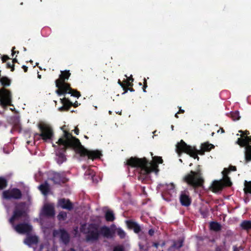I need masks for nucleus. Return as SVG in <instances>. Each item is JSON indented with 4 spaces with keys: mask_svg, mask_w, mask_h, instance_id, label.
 <instances>
[{
    "mask_svg": "<svg viewBox=\"0 0 251 251\" xmlns=\"http://www.w3.org/2000/svg\"><path fill=\"white\" fill-rule=\"evenodd\" d=\"M239 132L243 134V135H241V137H245V135H246V136H248V135L250 134V132L248 130H246L245 131H243L242 130H240L239 131Z\"/></svg>",
    "mask_w": 251,
    "mask_h": 251,
    "instance_id": "37998d69",
    "label": "nucleus"
},
{
    "mask_svg": "<svg viewBox=\"0 0 251 251\" xmlns=\"http://www.w3.org/2000/svg\"><path fill=\"white\" fill-rule=\"evenodd\" d=\"M229 173L228 170L226 168H225L222 174L223 175V184L224 186H230L232 183L230 181V178L227 175Z\"/></svg>",
    "mask_w": 251,
    "mask_h": 251,
    "instance_id": "4be33fe9",
    "label": "nucleus"
},
{
    "mask_svg": "<svg viewBox=\"0 0 251 251\" xmlns=\"http://www.w3.org/2000/svg\"><path fill=\"white\" fill-rule=\"evenodd\" d=\"M38 127L40 133H35V136H40L44 142H47L52 140L54 136V132L52 128L49 125L44 123L38 124Z\"/></svg>",
    "mask_w": 251,
    "mask_h": 251,
    "instance_id": "39448f33",
    "label": "nucleus"
},
{
    "mask_svg": "<svg viewBox=\"0 0 251 251\" xmlns=\"http://www.w3.org/2000/svg\"><path fill=\"white\" fill-rule=\"evenodd\" d=\"M124 91V92L123 93V94H125L128 91V87H127L126 85H125L123 87H122Z\"/></svg>",
    "mask_w": 251,
    "mask_h": 251,
    "instance_id": "8fccbe9b",
    "label": "nucleus"
},
{
    "mask_svg": "<svg viewBox=\"0 0 251 251\" xmlns=\"http://www.w3.org/2000/svg\"><path fill=\"white\" fill-rule=\"evenodd\" d=\"M63 132V137L56 142L58 146H63L60 147L56 152V155L58 156L57 162L59 165L66 160L65 152L67 149H71L77 152V145L79 144V140L73 136L72 133L66 130H64Z\"/></svg>",
    "mask_w": 251,
    "mask_h": 251,
    "instance_id": "f03ea898",
    "label": "nucleus"
},
{
    "mask_svg": "<svg viewBox=\"0 0 251 251\" xmlns=\"http://www.w3.org/2000/svg\"><path fill=\"white\" fill-rule=\"evenodd\" d=\"M244 248L240 246V247H238L236 246H233V251H240V250H243Z\"/></svg>",
    "mask_w": 251,
    "mask_h": 251,
    "instance_id": "c03bdc74",
    "label": "nucleus"
},
{
    "mask_svg": "<svg viewBox=\"0 0 251 251\" xmlns=\"http://www.w3.org/2000/svg\"><path fill=\"white\" fill-rule=\"evenodd\" d=\"M210 229L215 231L221 230L222 226L221 224L217 222H211L209 224Z\"/></svg>",
    "mask_w": 251,
    "mask_h": 251,
    "instance_id": "bb28decb",
    "label": "nucleus"
},
{
    "mask_svg": "<svg viewBox=\"0 0 251 251\" xmlns=\"http://www.w3.org/2000/svg\"><path fill=\"white\" fill-rule=\"evenodd\" d=\"M180 203L182 205L184 206H189L191 203V199L186 192H182L179 197Z\"/></svg>",
    "mask_w": 251,
    "mask_h": 251,
    "instance_id": "f3484780",
    "label": "nucleus"
},
{
    "mask_svg": "<svg viewBox=\"0 0 251 251\" xmlns=\"http://www.w3.org/2000/svg\"><path fill=\"white\" fill-rule=\"evenodd\" d=\"M14 210L26 214L25 203L24 202L18 203L15 205Z\"/></svg>",
    "mask_w": 251,
    "mask_h": 251,
    "instance_id": "cd10ccee",
    "label": "nucleus"
},
{
    "mask_svg": "<svg viewBox=\"0 0 251 251\" xmlns=\"http://www.w3.org/2000/svg\"><path fill=\"white\" fill-rule=\"evenodd\" d=\"M68 93L77 98H79L81 96L80 93L79 91L73 89H71L70 92H68Z\"/></svg>",
    "mask_w": 251,
    "mask_h": 251,
    "instance_id": "e433bc0d",
    "label": "nucleus"
},
{
    "mask_svg": "<svg viewBox=\"0 0 251 251\" xmlns=\"http://www.w3.org/2000/svg\"><path fill=\"white\" fill-rule=\"evenodd\" d=\"M59 220H65L67 218V213L64 211H61L57 216Z\"/></svg>",
    "mask_w": 251,
    "mask_h": 251,
    "instance_id": "58836bf2",
    "label": "nucleus"
},
{
    "mask_svg": "<svg viewBox=\"0 0 251 251\" xmlns=\"http://www.w3.org/2000/svg\"><path fill=\"white\" fill-rule=\"evenodd\" d=\"M100 235L101 234L103 237L107 239L113 238L115 235V231L105 226L100 227Z\"/></svg>",
    "mask_w": 251,
    "mask_h": 251,
    "instance_id": "4468645a",
    "label": "nucleus"
},
{
    "mask_svg": "<svg viewBox=\"0 0 251 251\" xmlns=\"http://www.w3.org/2000/svg\"><path fill=\"white\" fill-rule=\"evenodd\" d=\"M126 80H128L130 82H133L134 80V79L132 78V75H131L129 77L127 78Z\"/></svg>",
    "mask_w": 251,
    "mask_h": 251,
    "instance_id": "052dcab7",
    "label": "nucleus"
},
{
    "mask_svg": "<svg viewBox=\"0 0 251 251\" xmlns=\"http://www.w3.org/2000/svg\"><path fill=\"white\" fill-rule=\"evenodd\" d=\"M116 231L117 235L120 237L121 239H124L126 237V232L121 228H117Z\"/></svg>",
    "mask_w": 251,
    "mask_h": 251,
    "instance_id": "f704fd0d",
    "label": "nucleus"
},
{
    "mask_svg": "<svg viewBox=\"0 0 251 251\" xmlns=\"http://www.w3.org/2000/svg\"><path fill=\"white\" fill-rule=\"evenodd\" d=\"M127 227L130 229L133 230L135 233H139L141 231L140 226L135 222L132 220L126 221Z\"/></svg>",
    "mask_w": 251,
    "mask_h": 251,
    "instance_id": "a211bd4d",
    "label": "nucleus"
},
{
    "mask_svg": "<svg viewBox=\"0 0 251 251\" xmlns=\"http://www.w3.org/2000/svg\"><path fill=\"white\" fill-rule=\"evenodd\" d=\"M124 82H125V84L126 86H127V87H132L133 85L132 82L129 81L128 80H124Z\"/></svg>",
    "mask_w": 251,
    "mask_h": 251,
    "instance_id": "79ce46f5",
    "label": "nucleus"
},
{
    "mask_svg": "<svg viewBox=\"0 0 251 251\" xmlns=\"http://www.w3.org/2000/svg\"><path fill=\"white\" fill-rule=\"evenodd\" d=\"M215 251H222V250L220 247L218 246L216 248Z\"/></svg>",
    "mask_w": 251,
    "mask_h": 251,
    "instance_id": "0e129e2a",
    "label": "nucleus"
},
{
    "mask_svg": "<svg viewBox=\"0 0 251 251\" xmlns=\"http://www.w3.org/2000/svg\"><path fill=\"white\" fill-rule=\"evenodd\" d=\"M22 68L24 69V71L25 73L27 72L28 70V67L25 65H23L22 66Z\"/></svg>",
    "mask_w": 251,
    "mask_h": 251,
    "instance_id": "bf43d9fd",
    "label": "nucleus"
},
{
    "mask_svg": "<svg viewBox=\"0 0 251 251\" xmlns=\"http://www.w3.org/2000/svg\"><path fill=\"white\" fill-rule=\"evenodd\" d=\"M214 148L215 146L213 144L208 142H205L201 144V149L198 150L195 147L187 145L183 140H181L180 142L176 145V151L178 154L184 152L194 159L199 160V157L198 154L203 155L205 152H209Z\"/></svg>",
    "mask_w": 251,
    "mask_h": 251,
    "instance_id": "7ed1b4c3",
    "label": "nucleus"
},
{
    "mask_svg": "<svg viewBox=\"0 0 251 251\" xmlns=\"http://www.w3.org/2000/svg\"><path fill=\"white\" fill-rule=\"evenodd\" d=\"M11 62L12 64H14L15 63L18 62V60L16 58H15L12 60Z\"/></svg>",
    "mask_w": 251,
    "mask_h": 251,
    "instance_id": "774afa93",
    "label": "nucleus"
},
{
    "mask_svg": "<svg viewBox=\"0 0 251 251\" xmlns=\"http://www.w3.org/2000/svg\"><path fill=\"white\" fill-rule=\"evenodd\" d=\"M244 191L245 194H251V181L245 180Z\"/></svg>",
    "mask_w": 251,
    "mask_h": 251,
    "instance_id": "2f4dec72",
    "label": "nucleus"
},
{
    "mask_svg": "<svg viewBox=\"0 0 251 251\" xmlns=\"http://www.w3.org/2000/svg\"><path fill=\"white\" fill-rule=\"evenodd\" d=\"M0 82L3 86H9L11 84V80L6 76H2L0 79Z\"/></svg>",
    "mask_w": 251,
    "mask_h": 251,
    "instance_id": "473e14b6",
    "label": "nucleus"
},
{
    "mask_svg": "<svg viewBox=\"0 0 251 251\" xmlns=\"http://www.w3.org/2000/svg\"><path fill=\"white\" fill-rule=\"evenodd\" d=\"M38 242V238L36 236H29L25 240V243L28 246L36 244Z\"/></svg>",
    "mask_w": 251,
    "mask_h": 251,
    "instance_id": "b1692460",
    "label": "nucleus"
},
{
    "mask_svg": "<svg viewBox=\"0 0 251 251\" xmlns=\"http://www.w3.org/2000/svg\"><path fill=\"white\" fill-rule=\"evenodd\" d=\"M80 104H79L77 102V101H76L74 103H73L72 102V106H74L75 107H76L78 106V105H79Z\"/></svg>",
    "mask_w": 251,
    "mask_h": 251,
    "instance_id": "4d7b16f0",
    "label": "nucleus"
},
{
    "mask_svg": "<svg viewBox=\"0 0 251 251\" xmlns=\"http://www.w3.org/2000/svg\"><path fill=\"white\" fill-rule=\"evenodd\" d=\"M224 187L223 184L221 181L215 180L213 182L210 189L214 193L221 191Z\"/></svg>",
    "mask_w": 251,
    "mask_h": 251,
    "instance_id": "aec40b11",
    "label": "nucleus"
},
{
    "mask_svg": "<svg viewBox=\"0 0 251 251\" xmlns=\"http://www.w3.org/2000/svg\"><path fill=\"white\" fill-rule=\"evenodd\" d=\"M58 234H60V239L64 244L66 245L69 243L70 241V236L65 229L62 228L60 229L59 230H55L53 231V235L54 236H56Z\"/></svg>",
    "mask_w": 251,
    "mask_h": 251,
    "instance_id": "f8f14e48",
    "label": "nucleus"
},
{
    "mask_svg": "<svg viewBox=\"0 0 251 251\" xmlns=\"http://www.w3.org/2000/svg\"><path fill=\"white\" fill-rule=\"evenodd\" d=\"M118 83L121 86V87H123L125 85V82L124 81L121 82L120 79L118 80Z\"/></svg>",
    "mask_w": 251,
    "mask_h": 251,
    "instance_id": "6e6d98bb",
    "label": "nucleus"
},
{
    "mask_svg": "<svg viewBox=\"0 0 251 251\" xmlns=\"http://www.w3.org/2000/svg\"><path fill=\"white\" fill-rule=\"evenodd\" d=\"M236 144L239 145L241 147H245L246 148L248 145L246 136L244 138L243 137L238 138Z\"/></svg>",
    "mask_w": 251,
    "mask_h": 251,
    "instance_id": "7c9ffc66",
    "label": "nucleus"
},
{
    "mask_svg": "<svg viewBox=\"0 0 251 251\" xmlns=\"http://www.w3.org/2000/svg\"><path fill=\"white\" fill-rule=\"evenodd\" d=\"M113 251H124V249L122 247L117 246L113 249Z\"/></svg>",
    "mask_w": 251,
    "mask_h": 251,
    "instance_id": "de8ad7c7",
    "label": "nucleus"
},
{
    "mask_svg": "<svg viewBox=\"0 0 251 251\" xmlns=\"http://www.w3.org/2000/svg\"><path fill=\"white\" fill-rule=\"evenodd\" d=\"M231 118L233 121H236L239 120L240 117L239 115V112L238 111H235L231 112L230 113Z\"/></svg>",
    "mask_w": 251,
    "mask_h": 251,
    "instance_id": "c9c22d12",
    "label": "nucleus"
},
{
    "mask_svg": "<svg viewBox=\"0 0 251 251\" xmlns=\"http://www.w3.org/2000/svg\"><path fill=\"white\" fill-rule=\"evenodd\" d=\"M50 179L52 180L54 183L59 184L61 183H65L67 181V179L65 177V175L63 172L58 173L54 171L50 172Z\"/></svg>",
    "mask_w": 251,
    "mask_h": 251,
    "instance_id": "9d476101",
    "label": "nucleus"
},
{
    "mask_svg": "<svg viewBox=\"0 0 251 251\" xmlns=\"http://www.w3.org/2000/svg\"><path fill=\"white\" fill-rule=\"evenodd\" d=\"M240 227L242 229L249 230L251 229V221L244 220L240 224Z\"/></svg>",
    "mask_w": 251,
    "mask_h": 251,
    "instance_id": "c85d7f7f",
    "label": "nucleus"
},
{
    "mask_svg": "<svg viewBox=\"0 0 251 251\" xmlns=\"http://www.w3.org/2000/svg\"><path fill=\"white\" fill-rule=\"evenodd\" d=\"M246 139L248 141V145H250V143H251V136H246Z\"/></svg>",
    "mask_w": 251,
    "mask_h": 251,
    "instance_id": "5fc2aeb1",
    "label": "nucleus"
},
{
    "mask_svg": "<svg viewBox=\"0 0 251 251\" xmlns=\"http://www.w3.org/2000/svg\"><path fill=\"white\" fill-rule=\"evenodd\" d=\"M0 95L2 98L0 99V105L5 109L7 105H10L11 103V94L9 90L1 88L0 90Z\"/></svg>",
    "mask_w": 251,
    "mask_h": 251,
    "instance_id": "1a4fd4ad",
    "label": "nucleus"
},
{
    "mask_svg": "<svg viewBox=\"0 0 251 251\" xmlns=\"http://www.w3.org/2000/svg\"><path fill=\"white\" fill-rule=\"evenodd\" d=\"M14 64H12V62H8L6 63V68L8 69H11V71L13 72L14 71Z\"/></svg>",
    "mask_w": 251,
    "mask_h": 251,
    "instance_id": "ea45409f",
    "label": "nucleus"
},
{
    "mask_svg": "<svg viewBox=\"0 0 251 251\" xmlns=\"http://www.w3.org/2000/svg\"><path fill=\"white\" fill-rule=\"evenodd\" d=\"M59 78L55 80V86L58 87L59 84L67 81L71 76V73L69 70L61 71Z\"/></svg>",
    "mask_w": 251,
    "mask_h": 251,
    "instance_id": "dca6fc26",
    "label": "nucleus"
},
{
    "mask_svg": "<svg viewBox=\"0 0 251 251\" xmlns=\"http://www.w3.org/2000/svg\"><path fill=\"white\" fill-rule=\"evenodd\" d=\"M38 188L45 196L48 194L50 190L49 184L47 182L40 185Z\"/></svg>",
    "mask_w": 251,
    "mask_h": 251,
    "instance_id": "393cba45",
    "label": "nucleus"
},
{
    "mask_svg": "<svg viewBox=\"0 0 251 251\" xmlns=\"http://www.w3.org/2000/svg\"><path fill=\"white\" fill-rule=\"evenodd\" d=\"M85 173L86 174L91 175L92 176H94L93 172L92 171H91V170H88V171H86Z\"/></svg>",
    "mask_w": 251,
    "mask_h": 251,
    "instance_id": "603ef678",
    "label": "nucleus"
},
{
    "mask_svg": "<svg viewBox=\"0 0 251 251\" xmlns=\"http://www.w3.org/2000/svg\"><path fill=\"white\" fill-rule=\"evenodd\" d=\"M2 197L7 200H20L22 197V193L19 189L14 188L4 191L2 192Z\"/></svg>",
    "mask_w": 251,
    "mask_h": 251,
    "instance_id": "6e6552de",
    "label": "nucleus"
},
{
    "mask_svg": "<svg viewBox=\"0 0 251 251\" xmlns=\"http://www.w3.org/2000/svg\"><path fill=\"white\" fill-rule=\"evenodd\" d=\"M159 244L158 243H153V246L155 247L156 248H157L159 246Z\"/></svg>",
    "mask_w": 251,
    "mask_h": 251,
    "instance_id": "680f3d73",
    "label": "nucleus"
},
{
    "mask_svg": "<svg viewBox=\"0 0 251 251\" xmlns=\"http://www.w3.org/2000/svg\"><path fill=\"white\" fill-rule=\"evenodd\" d=\"M179 111H178V112H177L178 113H184V110H183V109H182L181 108V107H180L179 108Z\"/></svg>",
    "mask_w": 251,
    "mask_h": 251,
    "instance_id": "e2e57ef3",
    "label": "nucleus"
},
{
    "mask_svg": "<svg viewBox=\"0 0 251 251\" xmlns=\"http://www.w3.org/2000/svg\"><path fill=\"white\" fill-rule=\"evenodd\" d=\"M7 186V180L3 177H0V190H2Z\"/></svg>",
    "mask_w": 251,
    "mask_h": 251,
    "instance_id": "72a5a7b5",
    "label": "nucleus"
},
{
    "mask_svg": "<svg viewBox=\"0 0 251 251\" xmlns=\"http://www.w3.org/2000/svg\"><path fill=\"white\" fill-rule=\"evenodd\" d=\"M15 49V47L12 48V56H14V54L16 52V51H14Z\"/></svg>",
    "mask_w": 251,
    "mask_h": 251,
    "instance_id": "69168bd1",
    "label": "nucleus"
},
{
    "mask_svg": "<svg viewBox=\"0 0 251 251\" xmlns=\"http://www.w3.org/2000/svg\"><path fill=\"white\" fill-rule=\"evenodd\" d=\"M58 206L61 207L63 209L71 210L73 208V204L69 199L65 198H61L58 200L57 202Z\"/></svg>",
    "mask_w": 251,
    "mask_h": 251,
    "instance_id": "2eb2a0df",
    "label": "nucleus"
},
{
    "mask_svg": "<svg viewBox=\"0 0 251 251\" xmlns=\"http://www.w3.org/2000/svg\"><path fill=\"white\" fill-rule=\"evenodd\" d=\"M105 218L107 222L114 221L115 217L113 212L111 210H107L105 213Z\"/></svg>",
    "mask_w": 251,
    "mask_h": 251,
    "instance_id": "a878e982",
    "label": "nucleus"
},
{
    "mask_svg": "<svg viewBox=\"0 0 251 251\" xmlns=\"http://www.w3.org/2000/svg\"><path fill=\"white\" fill-rule=\"evenodd\" d=\"M151 154L153 156L152 152ZM152 157V161L149 162L146 157L140 158L131 157L125 162V165L128 171L130 167L136 168L138 171V179L143 180L151 172L157 174L159 171L158 164H161L163 162L160 156H155Z\"/></svg>",
    "mask_w": 251,
    "mask_h": 251,
    "instance_id": "f257e3e1",
    "label": "nucleus"
},
{
    "mask_svg": "<svg viewBox=\"0 0 251 251\" xmlns=\"http://www.w3.org/2000/svg\"><path fill=\"white\" fill-rule=\"evenodd\" d=\"M143 83H144V85H143V91L144 92H146V89L148 87V85H147V80L145 78L144 79Z\"/></svg>",
    "mask_w": 251,
    "mask_h": 251,
    "instance_id": "49530a36",
    "label": "nucleus"
},
{
    "mask_svg": "<svg viewBox=\"0 0 251 251\" xmlns=\"http://www.w3.org/2000/svg\"><path fill=\"white\" fill-rule=\"evenodd\" d=\"M26 215V213L14 210L13 215L10 218L9 222L11 224H13L15 220L18 219L22 217H25Z\"/></svg>",
    "mask_w": 251,
    "mask_h": 251,
    "instance_id": "5701e85b",
    "label": "nucleus"
},
{
    "mask_svg": "<svg viewBox=\"0 0 251 251\" xmlns=\"http://www.w3.org/2000/svg\"><path fill=\"white\" fill-rule=\"evenodd\" d=\"M41 139V137L40 136H37V137H35V134H34V143L35 144V141H38L39 140H40Z\"/></svg>",
    "mask_w": 251,
    "mask_h": 251,
    "instance_id": "864d4df0",
    "label": "nucleus"
},
{
    "mask_svg": "<svg viewBox=\"0 0 251 251\" xmlns=\"http://www.w3.org/2000/svg\"><path fill=\"white\" fill-rule=\"evenodd\" d=\"M220 130H221V133H222L225 132V130L222 127H220V129L217 131V132H219Z\"/></svg>",
    "mask_w": 251,
    "mask_h": 251,
    "instance_id": "338daca9",
    "label": "nucleus"
},
{
    "mask_svg": "<svg viewBox=\"0 0 251 251\" xmlns=\"http://www.w3.org/2000/svg\"><path fill=\"white\" fill-rule=\"evenodd\" d=\"M14 228L19 233L27 235L30 234L32 230V227L30 225L25 223L17 225Z\"/></svg>",
    "mask_w": 251,
    "mask_h": 251,
    "instance_id": "9b49d317",
    "label": "nucleus"
},
{
    "mask_svg": "<svg viewBox=\"0 0 251 251\" xmlns=\"http://www.w3.org/2000/svg\"><path fill=\"white\" fill-rule=\"evenodd\" d=\"M43 214L48 217L54 216L55 213L53 207L49 204L45 205L43 209Z\"/></svg>",
    "mask_w": 251,
    "mask_h": 251,
    "instance_id": "412c9836",
    "label": "nucleus"
},
{
    "mask_svg": "<svg viewBox=\"0 0 251 251\" xmlns=\"http://www.w3.org/2000/svg\"><path fill=\"white\" fill-rule=\"evenodd\" d=\"M58 89L56 91V93L59 95L61 96L62 94L68 93V92H70L71 89H73L71 87L70 84L66 83V81L59 84Z\"/></svg>",
    "mask_w": 251,
    "mask_h": 251,
    "instance_id": "ddd939ff",
    "label": "nucleus"
},
{
    "mask_svg": "<svg viewBox=\"0 0 251 251\" xmlns=\"http://www.w3.org/2000/svg\"><path fill=\"white\" fill-rule=\"evenodd\" d=\"M200 213L203 218L207 217L208 211L207 210H201Z\"/></svg>",
    "mask_w": 251,
    "mask_h": 251,
    "instance_id": "a19ab883",
    "label": "nucleus"
},
{
    "mask_svg": "<svg viewBox=\"0 0 251 251\" xmlns=\"http://www.w3.org/2000/svg\"><path fill=\"white\" fill-rule=\"evenodd\" d=\"M1 60L3 63L6 62L7 60L10 59V58L9 56L7 55H3L1 56Z\"/></svg>",
    "mask_w": 251,
    "mask_h": 251,
    "instance_id": "a18cd8bd",
    "label": "nucleus"
},
{
    "mask_svg": "<svg viewBox=\"0 0 251 251\" xmlns=\"http://www.w3.org/2000/svg\"><path fill=\"white\" fill-rule=\"evenodd\" d=\"M245 156L247 162L251 161V145H248L245 148Z\"/></svg>",
    "mask_w": 251,
    "mask_h": 251,
    "instance_id": "c756f323",
    "label": "nucleus"
},
{
    "mask_svg": "<svg viewBox=\"0 0 251 251\" xmlns=\"http://www.w3.org/2000/svg\"><path fill=\"white\" fill-rule=\"evenodd\" d=\"M100 236L99 226L96 224H90L87 227L86 235L87 242H94L98 241Z\"/></svg>",
    "mask_w": 251,
    "mask_h": 251,
    "instance_id": "423d86ee",
    "label": "nucleus"
},
{
    "mask_svg": "<svg viewBox=\"0 0 251 251\" xmlns=\"http://www.w3.org/2000/svg\"><path fill=\"white\" fill-rule=\"evenodd\" d=\"M148 233H149V234L150 236H153V234H154V230H153V229L151 228V229H150L149 230Z\"/></svg>",
    "mask_w": 251,
    "mask_h": 251,
    "instance_id": "3c124183",
    "label": "nucleus"
},
{
    "mask_svg": "<svg viewBox=\"0 0 251 251\" xmlns=\"http://www.w3.org/2000/svg\"><path fill=\"white\" fill-rule=\"evenodd\" d=\"M183 181L193 189L203 188L205 181L200 166H198L196 171H191L186 175L183 178Z\"/></svg>",
    "mask_w": 251,
    "mask_h": 251,
    "instance_id": "20e7f679",
    "label": "nucleus"
},
{
    "mask_svg": "<svg viewBox=\"0 0 251 251\" xmlns=\"http://www.w3.org/2000/svg\"><path fill=\"white\" fill-rule=\"evenodd\" d=\"M60 100L61 102L62 103L63 106L58 108L59 111H68L70 107L72 106V102H71L68 99L66 98H64Z\"/></svg>",
    "mask_w": 251,
    "mask_h": 251,
    "instance_id": "6ab92c4d",
    "label": "nucleus"
},
{
    "mask_svg": "<svg viewBox=\"0 0 251 251\" xmlns=\"http://www.w3.org/2000/svg\"><path fill=\"white\" fill-rule=\"evenodd\" d=\"M79 129L77 127H75V129H74V132L75 133V134H76V135H78L79 134Z\"/></svg>",
    "mask_w": 251,
    "mask_h": 251,
    "instance_id": "13d9d810",
    "label": "nucleus"
},
{
    "mask_svg": "<svg viewBox=\"0 0 251 251\" xmlns=\"http://www.w3.org/2000/svg\"><path fill=\"white\" fill-rule=\"evenodd\" d=\"M77 152L79 153L81 156H87L89 159L92 160L99 158L101 156L100 151H89L81 145L80 141L79 145H77Z\"/></svg>",
    "mask_w": 251,
    "mask_h": 251,
    "instance_id": "0eeeda50",
    "label": "nucleus"
},
{
    "mask_svg": "<svg viewBox=\"0 0 251 251\" xmlns=\"http://www.w3.org/2000/svg\"><path fill=\"white\" fill-rule=\"evenodd\" d=\"M228 171H229V173L230 172V171H236V167L234 166H230L228 168V169H227Z\"/></svg>",
    "mask_w": 251,
    "mask_h": 251,
    "instance_id": "09e8293b",
    "label": "nucleus"
},
{
    "mask_svg": "<svg viewBox=\"0 0 251 251\" xmlns=\"http://www.w3.org/2000/svg\"><path fill=\"white\" fill-rule=\"evenodd\" d=\"M183 240H179L174 242L173 247L177 249H180L183 246Z\"/></svg>",
    "mask_w": 251,
    "mask_h": 251,
    "instance_id": "4c0bfd02",
    "label": "nucleus"
}]
</instances>
